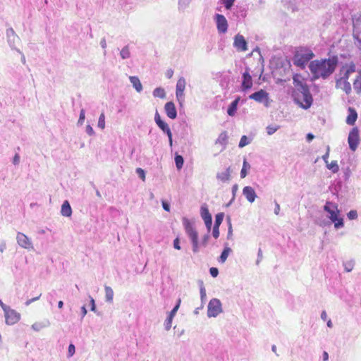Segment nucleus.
Segmentation results:
<instances>
[{"label": "nucleus", "instance_id": "15", "mask_svg": "<svg viewBox=\"0 0 361 361\" xmlns=\"http://www.w3.org/2000/svg\"><path fill=\"white\" fill-rule=\"evenodd\" d=\"M165 112L167 116L171 119H175L177 116V111L175 104L172 102L166 103L164 106Z\"/></svg>", "mask_w": 361, "mask_h": 361}, {"label": "nucleus", "instance_id": "53", "mask_svg": "<svg viewBox=\"0 0 361 361\" xmlns=\"http://www.w3.org/2000/svg\"><path fill=\"white\" fill-rule=\"evenodd\" d=\"M162 207L165 211H166V212L170 211V206L166 202L162 201Z\"/></svg>", "mask_w": 361, "mask_h": 361}, {"label": "nucleus", "instance_id": "13", "mask_svg": "<svg viewBox=\"0 0 361 361\" xmlns=\"http://www.w3.org/2000/svg\"><path fill=\"white\" fill-rule=\"evenodd\" d=\"M252 86V79L250 74V69L248 68H246V71L243 74V82H242V89L243 90H246L250 89Z\"/></svg>", "mask_w": 361, "mask_h": 361}, {"label": "nucleus", "instance_id": "8", "mask_svg": "<svg viewBox=\"0 0 361 361\" xmlns=\"http://www.w3.org/2000/svg\"><path fill=\"white\" fill-rule=\"evenodd\" d=\"M154 120L157 123V125L164 132L167 134L169 141L171 143L172 142V133L171 131L170 128L169 127L168 124L165 123L164 121L161 120V116L159 114L157 111L154 116Z\"/></svg>", "mask_w": 361, "mask_h": 361}, {"label": "nucleus", "instance_id": "45", "mask_svg": "<svg viewBox=\"0 0 361 361\" xmlns=\"http://www.w3.org/2000/svg\"><path fill=\"white\" fill-rule=\"evenodd\" d=\"M209 272H210V274L213 276V277H216L219 274V270L216 267H212L210 268L209 269Z\"/></svg>", "mask_w": 361, "mask_h": 361}, {"label": "nucleus", "instance_id": "7", "mask_svg": "<svg viewBox=\"0 0 361 361\" xmlns=\"http://www.w3.org/2000/svg\"><path fill=\"white\" fill-rule=\"evenodd\" d=\"M355 72V64L353 63H346L340 68L338 78L348 80L350 75Z\"/></svg>", "mask_w": 361, "mask_h": 361}, {"label": "nucleus", "instance_id": "30", "mask_svg": "<svg viewBox=\"0 0 361 361\" xmlns=\"http://www.w3.org/2000/svg\"><path fill=\"white\" fill-rule=\"evenodd\" d=\"M175 162L177 169L178 170L181 169L184 163L183 157L181 155L176 154L175 157Z\"/></svg>", "mask_w": 361, "mask_h": 361}, {"label": "nucleus", "instance_id": "2", "mask_svg": "<svg viewBox=\"0 0 361 361\" xmlns=\"http://www.w3.org/2000/svg\"><path fill=\"white\" fill-rule=\"evenodd\" d=\"M338 65L337 56H332L324 59L312 61L309 68L314 79L329 78L336 70Z\"/></svg>", "mask_w": 361, "mask_h": 361}, {"label": "nucleus", "instance_id": "55", "mask_svg": "<svg viewBox=\"0 0 361 361\" xmlns=\"http://www.w3.org/2000/svg\"><path fill=\"white\" fill-rule=\"evenodd\" d=\"M90 303H91V310L94 311L96 309L94 300L92 298H90Z\"/></svg>", "mask_w": 361, "mask_h": 361}, {"label": "nucleus", "instance_id": "39", "mask_svg": "<svg viewBox=\"0 0 361 361\" xmlns=\"http://www.w3.org/2000/svg\"><path fill=\"white\" fill-rule=\"evenodd\" d=\"M180 299H178V303L177 305L173 307V309L170 312V318H169V322H171V319L172 318V317H173V315L176 314V312H177V310H178L179 308V306H180Z\"/></svg>", "mask_w": 361, "mask_h": 361}, {"label": "nucleus", "instance_id": "57", "mask_svg": "<svg viewBox=\"0 0 361 361\" xmlns=\"http://www.w3.org/2000/svg\"><path fill=\"white\" fill-rule=\"evenodd\" d=\"M238 189V185H234L233 187H232V192L233 194V195H235V192H237Z\"/></svg>", "mask_w": 361, "mask_h": 361}, {"label": "nucleus", "instance_id": "23", "mask_svg": "<svg viewBox=\"0 0 361 361\" xmlns=\"http://www.w3.org/2000/svg\"><path fill=\"white\" fill-rule=\"evenodd\" d=\"M129 79L137 92H140L142 90V85L139 78L136 76H130Z\"/></svg>", "mask_w": 361, "mask_h": 361}, {"label": "nucleus", "instance_id": "37", "mask_svg": "<svg viewBox=\"0 0 361 361\" xmlns=\"http://www.w3.org/2000/svg\"><path fill=\"white\" fill-rule=\"evenodd\" d=\"M279 126H269L267 127V133L268 135H272L274 134L278 129H279Z\"/></svg>", "mask_w": 361, "mask_h": 361}, {"label": "nucleus", "instance_id": "34", "mask_svg": "<svg viewBox=\"0 0 361 361\" xmlns=\"http://www.w3.org/2000/svg\"><path fill=\"white\" fill-rule=\"evenodd\" d=\"M227 140H228V134H227V133H226V131L222 132V133L219 135V137H218V141H219L220 143H221V144H224V143H226V141H227Z\"/></svg>", "mask_w": 361, "mask_h": 361}, {"label": "nucleus", "instance_id": "60", "mask_svg": "<svg viewBox=\"0 0 361 361\" xmlns=\"http://www.w3.org/2000/svg\"><path fill=\"white\" fill-rule=\"evenodd\" d=\"M314 137V136L311 133H308L307 135V139L308 141H311L312 140H313Z\"/></svg>", "mask_w": 361, "mask_h": 361}, {"label": "nucleus", "instance_id": "44", "mask_svg": "<svg viewBox=\"0 0 361 361\" xmlns=\"http://www.w3.org/2000/svg\"><path fill=\"white\" fill-rule=\"evenodd\" d=\"M347 215L349 219H355L357 218V213L355 210L350 211Z\"/></svg>", "mask_w": 361, "mask_h": 361}, {"label": "nucleus", "instance_id": "64", "mask_svg": "<svg viewBox=\"0 0 361 361\" xmlns=\"http://www.w3.org/2000/svg\"><path fill=\"white\" fill-rule=\"evenodd\" d=\"M327 326L329 327H331L332 326V322L331 320H329L328 322H327Z\"/></svg>", "mask_w": 361, "mask_h": 361}, {"label": "nucleus", "instance_id": "38", "mask_svg": "<svg viewBox=\"0 0 361 361\" xmlns=\"http://www.w3.org/2000/svg\"><path fill=\"white\" fill-rule=\"evenodd\" d=\"M248 143H249V142L247 140V136L243 135L240 138L238 146H239V147H243L246 146L247 145H248Z\"/></svg>", "mask_w": 361, "mask_h": 361}, {"label": "nucleus", "instance_id": "52", "mask_svg": "<svg viewBox=\"0 0 361 361\" xmlns=\"http://www.w3.org/2000/svg\"><path fill=\"white\" fill-rule=\"evenodd\" d=\"M329 156V148L328 147L326 152L325 153V154H324L322 156V159L326 164H327V162H328Z\"/></svg>", "mask_w": 361, "mask_h": 361}, {"label": "nucleus", "instance_id": "63", "mask_svg": "<svg viewBox=\"0 0 361 361\" xmlns=\"http://www.w3.org/2000/svg\"><path fill=\"white\" fill-rule=\"evenodd\" d=\"M63 301L60 300V301L58 302V307H59V309H61V308L63 307Z\"/></svg>", "mask_w": 361, "mask_h": 361}, {"label": "nucleus", "instance_id": "5", "mask_svg": "<svg viewBox=\"0 0 361 361\" xmlns=\"http://www.w3.org/2000/svg\"><path fill=\"white\" fill-rule=\"evenodd\" d=\"M348 142L350 149L355 151L360 143L359 130L357 127L350 131Z\"/></svg>", "mask_w": 361, "mask_h": 361}, {"label": "nucleus", "instance_id": "48", "mask_svg": "<svg viewBox=\"0 0 361 361\" xmlns=\"http://www.w3.org/2000/svg\"><path fill=\"white\" fill-rule=\"evenodd\" d=\"M173 247L175 249L179 250H180V240L178 238H176L174 239L173 240Z\"/></svg>", "mask_w": 361, "mask_h": 361}, {"label": "nucleus", "instance_id": "58", "mask_svg": "<svg viewBox=\"0 0 361 361\" xmlns=\"http://www.w3.org/2000/svg\"><path fill=\"white\" fill-rule=\"evenodd\" d=\"M81 311H82V317H85L87 314V310H86V307L85 306H82V308H81Z\"/></svg>", "mask_w": 361, "mask_h": 361}, {"label": "nucleus", "instance_id": "18", "mask_svg": "<svg viewBox=\"0 0 361 361\" xmlns=\"http://www.w3.org/2000/svg\"><path fill=\"white\" fill-rule=\"evenodd\" d=\"M243 193L250 202H253L257 197L255 190L250 186H245Z\"/></svg>", "mask_w": 361, "mask_h": 361}, {"label": "nucleus", "instance_id": "32", "mask_svg": "<svg viewBox=\"0 0 361 361\" xmlns=\"http://www.w3.org/2000/svg\"><path fill=\"white\" fill-rule=\"evenodd\" d=\"M229 251H230V248H226L224 250V251L222 252V253L220 256V258H219V261L221 262L224 263L226 260V259L228 256V254H229Z\"/></svg>", "mask_w": 361, "mask_h": 361}, {"label": "nucleus", "instance_id": "40", "mask_svg": "<svg viewBox=\"0 0 361 361\" xmlns=\"http://www.w3.org/2000/svg\"><path fill=\"white\" fill-rule=\"evenodd\" d=\"M221 1L226 9H230L232 7V6L233 5V3L235 1V0H221Z\"/></svg>", "mask_w": 361, "mask_h": 361}, {"label": "nucleus", "instance_id": "56", "mask_svg": "<svg viewBox=\"0 0 361 361\" xmlns=\"http://www.w3.org/2000/svg\"><path fill=\"white\" fill-rule=\"evenodd\" d=\"M279 212H280V206L278 203H276V207L274 209V212L276 215H278L279 214Z\"/></svg>", "mask_w": 361, "mask_h": 361}, {"label": "nucleus", "instance_id": "29", "mask_svg": "<svg viewBox=\"0 0 361 361\" xmlns=\"http://www.w3.org/2000/svg\"><path fill=\"white\" fill-rule=\"evenodd\" d=\"M354 89L357 92H361V75H357L353 82Z\"/></svg>", "mask_w": 361, "mask_h": 361}, {"label": "nucleus", "instance_id": "6", "mask_svg": "<svg viewBox=\"0 0 361 361\" xmlns=\"http://www.w3.org/2000/svg\"><path fill=\"white\" fill-rule=\"evenodd\" d=\"M221 312V304L219 299H212L208 305L207 314L209 317H216Z\"/></svg>", "mask_w": 361, "mask_h": 361}, {"label": "nucleus", "instance_id": "25", "mask_svg": "<svg viewBox=\"0 0 361 361\" xmlns=\"http://www.w3.org/2000/svg\"><path fill=\"white\" fill-rule=\"evenodd\" d=\"M217 178L222 181H228L231 178V172L230 169H227L225 172L219 173L217 175Z\"/></svg>", "mask_w": 361, "mask_h": 361}, {"label": "nucleus", "instance_id": "20", "mask_svg": "<svg viewBox=\"0 0 361 361\" xmlns=\"http://www.w3.org/2000/svg\"><path fill=\"white\" fill-rule=\"evenodd\" d=\"M268 94L263 90H260L258 92H256L250 95V99H254L257 102H262L264 99L267 98Z\"/></svg>", "mask_w": 361, "mask_h": 361}, {"label": "nucleus", "instance_id": "42", "mask_svg": "<svg viewBox=\"0 0 361 361\" xmlns=\"http://www.w3.org/2000/svg\"><path fill=\"white\" fill-rule=\"evenodd\" d=\"M164 94H165L164 90L163 89H161V88H157L154 91V96H157V97H163L164 96Z\"/></svg>", "mask_w": 361, "mask_h": 361}, {"label": "nucleus", "instance_id": "26", "mask_svg": "<svg viewBox=\"0 0 361 361\" xmlns=\"http://www.w3.org/2000/svg\"><path fill=\"white\" fill-rule=\"evenodd\" d=\"M250 165L245 159L243 161V168L240 171V177L242 178H244L246 177V176L247 174V170L250 169Z\"/></svg>", "mask_w": 361, "mask_h": 361}, {"label": "nucleus", "instance_id": "54", "mask_svg": "<svg viewBox=\"0 0 361 361\" xmlns=\"http://www.w3.org/2000/svg\"><path fill=\"white\" fill-rule=\"evenodd\" d=\"M19 161H20V156L18 154H16L13 157V162L14 164H18L19 163Z\"/></svg>", "mask_w": 361, "mask_h": 361}, {"label": "nucleus", "instance_id": "9", "mask_svg": "<svg viewBox=\"0 0 361 361\" xmlns=\"http://www.w3.org/2000/svg\"><path fill=\"white\" fill-rule=\"evenodd\" d=\"M233 45L238 51H245L247 50V44L245 37L238 34L234 38Z\"/></svg>", "mask_w": 361, "mask_h": 361}, {"label": "nucleus", "instance_id": "21", "mask_svg": "<svg viewBox=\"0 0 361 361\" xmlns=\"http://www.w3.org/2000/svg\"><path fill=\"white\" fill-rule=\"evenodd\" d=\"M202 217L204 221V224L210 230L212 226V218L207 209H203L202 212Z\"/></svg>", "mask_w": 361, "mask_h": 361}, {"label": "nucleus", "instance_id": "50", "mask_svg": "<svg viewBox=\"0 0 361 361\" xmlns=\"http://www.w3.org/2000/svg\"><path fill=\"white\" fill-rule=\"evenodd\" d=\"M40 296H41V293H40V294H39V295H37V297H35V298H32V299H30V300H27L25 302V305H30L32 302H35V301L37 300L40 298Z\"/></svg>", "mask_w": 361, "mask_h": 361}, {"label": "nucleus", "instance_id": "59", "mask_svg": "<svg viewBox=\"0 0 361 361\" xmlns=\"http://www.w3.org/2000/svg\"><path fill=\"white\" fill-rule=\"evenodd\" d=\"M321 317L323 320H326V318H327V314H326V312L325 311H323L322 312V314H321Z\"/></svg>", "mask_w": 361, "mask_h": 361}, {"label": "nucleus", "instance_id": "33", "mask_svg": "<svg viewBox=\"0 0 361 361\" xmlns=\"http://www.w3.org/2000/svg\"><path fill=\"white\" fill-rule=\"evenodd\" d=\"M98 127L101 129H104L105 128V116L104 113H102L99 116L98 121Z\"/></svg>", "mask_w": 361, "mask_h": 361}, {"label": "nucleus", "instance_id": "22", "mask_svg": "<svg viewBox=\"0 0 361 361\" xmlns=\"http://www.w3.org/2000/svg\"><path fill=\"white\" fill-rule=\"evenodd\" d=\"M61 213L64 216L69 217L71 216L72 209L68 201L66 200L63 202L61 206Z\"/></svg>", "mask_w": 361, "mask_h": 361}, {"label": "nucleus", "instance_id": "24", "mask_svg": "<svg viewBox=\"0 0 361 361\" xmlns=\"http://www.w3.org/2000/svg\"><path fill=\"white\" fill-rule=\"evenodd\" d=\"M239 100H240V98L238 97L228 106L227 113L229 116H234V114L237 110V106L239 102Z\"/></svg>", "mask_w": 361, "mask_h": 361}, {"label": "nucleus", "instance_id": "36", "mask_svg": "<svg viewBox=\"0 0 361 361\" xmlns=\"http://www.w3.org/2000/svg\"><path fill=\"white\" fill-rule=\"evenodd\" d=\"M354 264L353 262L349 261L344 263V268L347 272H350L353 270Z\"/></svg>", "mask_w": 361, "mask_h": 361}, {"label": "nucleus", "instance_id": "19", "mask_svg": "<svg viewBox=\"0 0 361 361\" xmlns=\"http://www.w3.org/2000/svg\"><path fill=\"white\" fill-rule=\"evenodd\" d=\"M357 118V114L356 111L353 108L349 107L348 108V115L346 118V123L348 125L353 126L355 124Z\"/></svg>", "mask_w": 361, "mask_h": 361}, {"label": "nucleus", "instance_id": "3", "mask_svg": "<svg viewBox=\"0 0 361 361\" xmlns=\"http://www.w3.org/2000/svg\"><path fill=\"white\" fill-rule=\"evenodd\" d=\"M314 56V54L310 49L300 46L295 48L293 61L296 66L304 68L308 61Z\"/></svg>", "mask_w": 361, "mask_h": 361}, {"label": "nucleus", "instance_id": "14", "mask_svg": "<svg viewBox=\"0 0 361 361\" xmlns=\"http://www.w3.org/2000/svg\"><path fill=\"white\" fill-rule=\"evenodd\" d=\"M336 87L338 89L343 90L346 94H349L351 92L350 84L347 80L337 78L336 80Z\"/></svg>", "mask_w": 361, "mask_h": 361}, {"label": "nucleus", "instance_id": "28", "mask_svg": "<svg viewBox=\"0 0 361 361\" xmlns=\"http://www.w3.org/2000/svg\"><path fill=\"white\" fill-rule=\"evenodd\" d=\"M105 296H106V299L107 301L111 302L113 300L114 291L109 286H106L105 287Z\"/></svg>", "mask_w": 361, "mask_h": 361}, {"label": "nucleus", "instance_id": "1", "mask_svg": "<svg viewBox=\"0 0 361 361\" xmlns=\"http://www.w3.org/2000/svg\"><path fill=\"white\" fill-rule=\"evenodd\" d=\"M293 83L294 90L292 96L295 102L305 109L310 108L313 99L306 79L301 74L295 73L293 75Z\"/></svg>", "mask_w": 361, "mask_h": 361}, {"label": "nucleus", "instance_id": "43", "mask_svg": "<svg viewBox=\"0 0 361 361\" xmlns=\"http://www.w3.org/2000/svg\"><path fill=\"white\" fill-rule=\"evenodd\" d=\"M334 222L336 228H339L343 226V220L342 218H337V220Z\"/></svg>", "mask_w": 361, "mask_h": 361}, {"label": "nucleus", "instance_id": "16", "mask_svg": "<svg viewBox=\"0 0 361 361\" xmlns=\"http://www.w3.org/2000/svg\"><path fill=\"white\" fill-rule=\"evenodd\" d=\"M331 204L327 202L324 207V210L326 211L329 214V218L332 221H336L338 218L339 211L337 209V206L333 205L334 209L330 208Z\"/></svg>", "mask_w": 361, "mask_h": 361}, {"label": "nucleus", "instance_id": "35", "mask_svg": "<svg viewBox=\"0 0 361 361\" xmlns=\"http://www.w3.org/2000/svg\"><path fill=\"white\" fill-rule=\"evenodd\" d=\"M121 56L123 59H127L130 57V51L127 47L122 49L121 51Z\"/></svg>", "mask_w": 361, "mask_h": 361}, {"label": "nucleus", "instance_id": "4", "mask_svg": "<svg viewBox=\"0 0 361 361\" xmlns=\"http://www.w3.org/2000/svg\"><path fill=\"white\" fill-rule=\"evenodd\" d=\"M183 224L185 229V232L191 239L192 243V251L196 253L198 252V233L193 227L192 224L188 219H185L183 220Z\"/></svg>", "mask_w": 361, "mask_h": 361}, {"label": "nucleus", "instance_id": "49", "mask_svg": "<svg viewBox=\"0 0 361 361\" xmlns=\"http://www.w3.org/2000/svg\"><path fill=\"white\" fill-rule=\"evenodd\" d=\"M165 75L167 78L171 79L173 75V71L171 68L168 69L165 73Z\"/></svg>", "mask_w": 361, "mask_h": 361}, {"label": "nucleus", "instance_id": "11", "mask_svg": "<svg viewBox=\"0 0 361 361\" xmlns=\"http://www.w3.org/2000/svg\"><path fill=\"white\" fill-rule=\"evenodd\" d=\"M185 80L183 78H180L176 84V94L178 101L183 98L184 90L185 88Z\"/></svg>", "mask_w": 361, "mask_h": 361}, {"label": "nucleus", "instance_id": "10", "mask_svg": "<svg viewBox=\"0 0 361 361\" xmlns=\"http://www.w3.org/2000/svg\"><path fill=\"white\" fill-rule=\"evenodd\" d=\"M6 322L7 324L12 325L17 323L20 318V314L13 310H5Z\"/></svg>", "mask_w": 361, "mask_h": 361}, {"label": "nucleus", "instance_id": "62", "mask_svg": "<svg viewBox=\"0 0 361 361\" xmlns=\"http://www.w3.org/2000/svg\"><path fill=\"white\" fill-rule=\"evenodd\" d=\"M208 239H209V235H206L204 237V239H203V241H202V243L206 245L207 243V241H208Z\"/></svg>", "mask_w": 361, "mask_h": 361}, {"label": "nucleus", "instance_id": "47", "mask_svg": "<svg viewBox=\"0 0 361 361\" xmlns=\"http://www.w3.org/2000/svg\"><path fill=\"white\" fill-rule=\"evenodd\" d=\"M75 345L73 344H70L68 346V355L70 357L73 356L75 353Z\"/></svg>", "mask_w": 361, "mask_h": 361}, {"label": "nucleus", "instance_id": "17", "mask_svg": "<svg viewBox=\"0 0 361 361\" xmlns=\"http://www.w3.org/2000/svg\"><path fill=\"white\" fill-rule=\"evenodd\" d=\"M17 241L20 246L24 248L32 247V243L29 238L23 233H18L17 234Z\"/></svg>", "mask_w": 361, "mask_h": 361}, {"label": "nucleus", "instance_id": "41", "mask_svg": "<svg viewBox=\"0 0 361 361\" xmlns=\"http://www.w3.org/2000/svg\"><path fill=\"white\" fill-rule=\"evenodd\" d=\"M136 173L139 176V177L143 180H145V171L141 168H137L136 169Z\"/></svg>", "mask_w": 361, "mask_h": 361}, {"label": "nucleus", "instance_id": "12", "mask_svg": "<svg viewBox=\"0 0 361 361\" xmlns=\"http://www.w3.org/2000/svg\"><path fill=\"white\" fill-rule=\"evenodd\" d=\"M216 19L218 31L221 33H225L228 29V23L226 18L223 15L217 14Z\"/></svg>", "mask_w": 361, "mask_h": 361}, {"label": "nucleus", "instance_id": "27", "mask_svg": "<svg viewBox=\"0 0 361 361\" xmlns=\"http://www.w3.org/2000/svg\"><path fill=\"white\" fill-rule=\"evenodd\" d=\"M326 164V167L329 170H331L333 173H336L339 170V167H338V165L336 161H332L331 163H329V161H328L327 164Z\"/></svg>", "mask_w": 361, "mask_h": 361}, {"label": "nucleus", "instance_id": "51", "mask_svg": "<svg viewBox=\"0 0 361 361\" xmlns=\"http://www.w3.org/2000/svg\"><path fill=\"white\" fill-rule=\"evenodd\" d=\"M84 120H85V110L82 109L80 111V117H79V121H78L82 123Z\"/></svg>", "mask_w": 361, "mask_h": 361}, {"label": "nucleus", "instance_id": "61", "mask_svg": "<svg viewBox=\"0 0 361 361\" xmlns=\"http://www.w3.org/2000/svg\"><path fill=\"white\" fill-rule=\"evenodd\" d=\"M329 359V355L326 352H324L323 353V360L324 361H327Z\"/></svg>", "mask_w": 361, "mask_h": 361}, {"label": "nucleus", "instance_id": "31", "mask_svg": "<svg viewBox=\"0 0 361 361\" xmlns=\"http://www.w3.org/2000/svg\"><path fill=\"white\" fill-rule=\"evenodd\" d=\"M224 219V214L219 213L217 214L215 216V223H214V227H219L221 224L222 223Z\"/></svg>", "mask_w": 361, "mask_h": 361}, {"label": "nucleus", "instance_id": "46", "mask_svg": "<svg viewBox=\"0 0 361 361\" xmlns=\"http://www.w3.org/2000/svg\"><path fill=\"white\" fill-rule=\"evenodd\" d=\"M212 235L214 238L217 239L219 236V227H213Z\"/></svg>", "mask_w": 361, "mask_h": 361}]
</instances>
